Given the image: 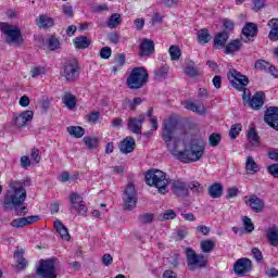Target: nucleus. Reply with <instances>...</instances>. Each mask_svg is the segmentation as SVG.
Instances as JSON below:
<instances>
[{"mask_svg":"<svg viewBox=\"0 0 278 278\" xmlns=\"http://www.w3.org/2000/svg\"><path fill=\"white\" fill-rule=\"evenodd\" d=\"M10 190L7 191L3 198L2 205L7 212L15 211V216H25L27 214V206L25 201L27 199V190L23 187V182L15 180L10 182Z\"/></svg>","mask_w":278,"mask_h":278,"instance_id":"nucleus-2","label":"nucleus"},{"mask_svg":"<svg viewBox=\"0 0 278 278\" xmlns=\"http://www.w3.org/2000/svg\"><path fill=\"white\" fill-rule=\"evenodd\" d=\"M56 265L58 258L55 257L40 260L35 275H37L39 278H58V274H55Z\"/></svg>","mask_w":278,"mask_h":278,"instance_id":"nucleus-5","label":"nucleus"},{"mask_svg":"<svg viewBox=\"0 0 278 278\" xmlns=\"http://www.w3.org/2000/svg\"><path fill=\"white\" fill-rule=\"evenodd\" d=\"M149 81V73L144 67H135L126 79L130 90H140Z\"/></svg>","mask_w":278,"mask_h":278,"instance_id":"nucleus-4","label":"nucleus"},{"mask_svg":"<svg viewBox=\"0 0 278 278\" xmlns=\"http://www.w3.org/2000/svg\"><path fill=\"white\" fill-rule=\"evenodd\" d=\"M0 31L5 36L8 45H23V34L21 27L8 23L0 24Z\"/></svg>","mask_w":278,"mask_h":278,"instance_id":"nucleus-6","label":"nucleus"},{"mask_svg":"<svg viewBox=\"0 0 278 278\" xmlns=\"http://www.w3.org/2000/svg\"><path fill=\"white\" fill-rule=\"evenodd\" d=\"M248 140L252 147H260V135H257L254 128L249 130Z\"/></svg>","mask_w":278,"mask_h":278,"instance_id":"nucleus-38","label":"nucleus"},{"mask_svg":"<svg viewBox=\"0 0 278 278\" xmlns=\"http://www.w3.org/2000/svg\"><path fill=\"white\" fill-rule=\"evenodd\" d=\"M164 220H174V218H177V213L173 210H167L163 213Z\"/></svg>","mask_w":278,"mask_h":278,"instance_id":"nucleus-53","label":"nucleus"},{"mask_svg":"<svg viewBox=\"0 0 278 278\" xmlns=\"http://www.w3.org/2000/svg\"><path fill=\"white\" fill-rule=\"evenodd\" d=\"M185 73H186V75H188V77H199V75H201L199 70H197V67H194V62H192V61H189L187 63Z\"/></svg>","mask_w":278,"mask_h":278,"instance_id":"nucleus-39","label":"nucleus"},{"mask_svg":"<svg viewBox=\"0 0 278 278\" xmlns=\"http://www.w3.org/2000/svg\"><path fill=\"white\" fill-rule=\"evenodd\" d=\"M30 160H33L35 164H40V160H42V156H40V150L34 148L30 152Z\"/></svg>","mask_w":278,"mask_h":278,"instance_id":"nucleus-48","label":"nucleus"},{"mask_svg":"<svg viewBox=\"0 0 278 278\" xmlns=\"http://www.w3.org/2000/svg\"><path fill=\"white\" fill-rule=\"evenodd\" d=\"M267 173H269L271 177H275L276 179H278V163L269 165L267 167Z\"/></svg>","mask_w":278,"mask_h":278,"instance_id":"nucleus-52","label":"nucleus"},{"mask_svg":"<svg viewBox=\"0 0 278 278\" xmlns=\"http://www.w3.org/2000/svg\"><path fill=\"white\" fill-rule=\"evenodd\" d=\"M268 66H270V63L264 60H257L254 64V67L256 68V71H264L265 73L266 71H268Z\"/></svg>","mask_w":278,"mask_h":278,"instance_id":"nucleus-46","label":"nucleus"},{"mask_svg":"<svg viewBox=\"0 0 278 278\" xmlns=\"http://www.w3.org/2000/svg\"><path fill=\"white\" fill-rule=\"evenodd\" d=\"M187 268L188 270H201L207 266V257L202 254H197L192 248L186 249Z\"/></svg>","mask_w":278,"mask_h":278,"instance_id":"nucleus-7","label":"nucleus"},{"mask_svg":"<svg viewBox=\"0 0 278 278\" xmlns=\"http://www.w3.org/2000/svg\"><path fill=\"white\" fill-rule=\"evenodd\" d=\"M240 49H242V41L235 39L226 46L225 53L229 55V53H236V51H240Z\"/></svg>","mask_w":278,"mask_h":278,"instance_id":"nucleus-30","label":"nucleus"},{"mask_svg":"<svg viewBox=\"0 0 278 278\" xmlns=\"http://www.w3.org/2000/svg\"><path fill=\"white\" fill-rule=\"evenodd\" d=\"M172 192L178 199H186V197H190V190H188V185L181 179H173L170 181Z\"/></svg>","mask_w":278,"mask_h":278,"instance_id":"nucleus-11","label":"nucleus"},{"mask_svg":"<svg viewBox=\"0 0 278 278\" xmlns=\"http://www.w3.org/2000/svg\"><path fill=\"white\" fill-rule=\"evenodd\" d=\"M238 194H240V190L237 187H230L227 189L226 199H235Z\"/></svg>","mask_w":278,"mask_h":278,"instance_id":"nucleus-50","label":"nucleus"},{"mask_svg":"<svg viewBox=\"0 0 278 278\" xmlns=\"http://www.w3.org/2000/svg\"><path fill=\"white\" fill-rule=\"evenodd\" d=\"M123 207L128 212H131L138 203V192L136 191V186L134 182H129L122 195Z\"/></svg>","mask_w":278,"mask_h":278,"instance_id":"nucleus-9","label":"nucleus"},{"mask_svg":"<svg viewBox=\"0 0 278 278\" xmlns=\"http://www.w3.org/2000/svg\"><path fill=\"white\" fill-rule=\"evenodd\" d=\"M266 5V0H254V10L260 12Z\"/></svg>","mask_w":278,"mask_h":278,"instance_id":"nucleus-60","label":"nucleus"},{"mask_svg":"<svg viewBox=\"0 0 278 278\" xmlns=\"http://www.w3.org/2000/svg\"><path fill=\"white\" fill-rule=\"evenodd\" d=\"M245 170L249 175H255V173H260V165H257L251 155L245 160Z\"/></svg>","mask_w":278,"mask_h":278,"instance_id":"nucleus-27","label":"nucleus"},{"mask_svg":"<svg viewBox=\"0 0 278 278\" xmlns=\"http://www.w3.org/2000/svg\"><path fill=\"white\" fill-rule=\"evenodd\" d=\"M268 38L271 42H277L278 40V28L274 30H269Z\"/></svg>","mask_w":278,"mask_h":278,"instance_id":"nucleus-61","label":"nucleus"},{"mask_svg":"<svg viewBox=\"0 0 278 278\" xmlns=\"http://www.w3.org/2000/svg\"><path fill=\"white\" fill-rule=\"evenodd\" d=\"M99 116H101L99 112H91L87 115V119L94 125L99 121Z\"/></svg>","mask_w":278,"mask_h":278,"instance_id":"nucleus-54","label":"nucleus"},{"mask_svg":"<svg viewBox=\"0 0 278 278\" xmlns=\"http://www.w3.org/2000/svg\"><path fill=\"white\" fill-rule=\"evenodd\" d=\"M139 49H140L139 55L141 56L151 55V53L155 51V43L151 39H142Z\"/></svg>","mask_w":278,"mask_h":278,"instance_id":"nucleus-20","label":"nucleus"},{"mask_svg":"<svg viewBox=\"0 0 278 278\" xmlns=\"http://www.w3.org/2000/svg\"><path fill=\"white\" fill-rule=\"evenodd\" d=\"M242 220H243L245 231H248V233H251L255 229L253 222L251 220V218L247 216H244Z\"/></svg>","mask_w":278,"mask_h":278,"instance_id":"nucleus-47","label":"nucleus"},{"mask_svg":"<svg viewBox=\"0 0 278 278\" xmlns=\"http://www.w3.org/2000/svg\"><path fill=\"white\" fill-rule=\"evenodd\" d=\"M62 11H63V14H65V16H70L72 18L73 16V7L70 5V4H65L62 7Z\"/></svg>","mask_w":278,"mask_h":278,"instance_id":"nucleus-59","label":"nucleus"},{"mask_svg":"<svg viewBox=\"0 0 278 278\" xmlns=\"http://www.w3.org/2000/svg\"><path fill=\"white\" fill-rule=\"evenodd\" d=\"M155 219L153 213H142L139 215L138 220L141 225H151V222Z\"/></svg>","mask_w":278,"mask_h":278,"instance_id":"nucleus-42","label":"nucleus"},{"mask_svg":"<svg viewBox=\"0 0 278 278\" xmlns=\"http://www.w3.org/2000/svg\"><path fill=\"white\" fill-rule=\"evenodd\" d=\"M53 18L47 14H42L36 20V25L39 29H49V27H53Z\"/></svg>","mask_w":278,"mask_h":278,"instance_id":"nucleus-23","label":"nucleus"},{"mask_svg":"<svg viewBox=\"0 0 278 278\" xmlns=\"http://www.w3.org/2000/svg\"><path fill=\"white\" fill-rule=\"evenodd\" d=\"M223 25L225 27V29H227L228 31H233V27H236V25L233 24V21L225 18L223 21Z\"/></svg>","mask_w":278,"mask_h":278,"instance_id":"nucleus-57","label":"nucleus"},{"mask_svg":"<svg viewBox=\"0 0 278 278\" xmlns=\"http://www.w3.org/2000/svg\"><path fill=\"white\" fill-rule=\"evenodd\" d=\"M227 40H229V33H218L213 40V46L215 49H224L225 45H227Z\"/></svg>","mask_w":278,"mask_h":278,"instance_id":"nucleus-24","label":"nucleus"},{"mask_svg":"<svg viewBox=\"0 0 278 278\" xmlns=\"http://www.w3.org/2000/svg\"><path fill=\"white\" fill-rule=\"evenodd\" d=\"M245 203L251 207L252 212H255V214L264 212V208L266 207L264 200L257 195H251L250 198L245 197Z\"/></svg>","mask_w":278,"mask_h":278,"instance_id":"nucleus-15","label":"nucleus"},{"mask_svg":"<svg viewBox=\"0 0 278 278\" xmlns=\"http://www.w3.org/2000/svg\"><path fill=\"white\" fill-rule=\"evenodd\" d=\"M257 31H260L257 24L252 22H248L242 28V34L245 38H255V36H257Z\"/></svg>","mask_w":278,"mask_h":278,"instance_id":"nucleus-25","label":"nucleus"},{"mask_svg":"<svg viewBox=\"0 0 278 278\" xmlns=\"http://www.w3.org/2000/svg\"><path fill=\"white\" fill-rule=\"evenodd\" d=\"M267 155L269 160H273L274 162H278V149L274 151H269Z\"/></svg>","mask_w":278,"mask_h":278,"instance_id":"nucleus-63","label":"nucleus"},{"mask_svg":"<svg viewBox=\"0 0 278 278\" xmlns=\"http://www.w3.org/2000/svg\"><path fill=\"white\" fill-rule=\"evenodd\" d=\"M70 203L72 204L71 210H76L78 214H86L88 212V207H86V202H84V198L78 193H71Z\"/></svg>","mask_w":278,"mask_h":278,"instance_id":"nucleus-13","label":"nucleus"},{"mask_svg":"<svg viewBox=\"0 0 278 278\" xmlns=\"http://www.w3.org/2000/svg\"><path fill=\"white\" fill-rule=\"evenodd\" d=\"M188 190H191V192H193V194H203V185H201L199 181L193 180L188 182L187 185Z\"/></svg>","mask_w":278,"mask_h":278,"instance_id":"nucleus-36","label":"nucleus"},{"mask_svg":"<svg viewBox=\"0 0 278 278\" xmlns=\"http://www.w3.org/2000/svg\"><path fill=\"white\" fill-rule=\"evenodd\" d=\"M223 185L215 182L208 187V194L212 199H220V197H223Z\"/></svg>","mask_w":278,"mask_h":278,"instance_id":"nucleus-28","label":"nucleus"},{"mask_svg":"<svg viewBox=\"0 0 278 278\" xmlns=\"http://www.w3.org/2000/svg\"><path fill=\"white\" fill-rule=\"evenodd\" d=\"M264 122L267 123L269 127H273V129H276V131H278V108L277 106H269L265 111Z\"/></svg>","mask_w":278,"mask_h":278,"instance_id":"nucleus-14","label":"nucleus"},{"mask_svg":"<svg viewBox=\"0 0 278 278\" xmlns=\"http://www.w3.org/2000/svg\"><path fill=\"white\" fill-rule=\"evenodd\" d=\"M21 166L22 168H29V166H31V160H29V156L25 155L21 157Z\"/></svg>","mask_w":278,"mask_h":278,"instance_id":"nucleus-58","label":"nucleus"},{"mask_svg":"<svg viewBox=\"0 0 278 278\" xmlns=\"http://www.w3.org/2000/svg\"><path fill=\"white\" fill-rule=\"evenodd\" d=\"M67 132L74 138H83V136L86 134V129L80 126H70L67 127Z\"/></svg>","mask_w":278,"mask_h":278,"instance_id":"nucleus-35","label":"nucleus"},{"mask_svg":"<svg viewBox=\"0 0 278 278\" xmlns=\"http://www.w3.org/2000/svg\"><path fill=\"white\" fill-rule=\"evenodd\" d=\"M121 23H123V17H121V14L118 13H113L108 22L106 25L110 29H116V27H118V25H121Z\"/></svg>","mask_w":278,"mask_h":278,"instance_id":"nucleus-31","label":"nucleus"},{"mask_svg":"<svg viewBox=\"0 0 278 278\" xmlns=\"http://www.w3.org/2000/svg\"><path fill=\"white\" fill-rule=\"evenodd\" d=\"M228 80L236 90H242L244 86H249V78L233 68L228 73Z\"/></svg>","mask_w":278,"mask_h":278,"instance_id":"nucleus-10","label":"nucleus"},{"mask_svg":"<svg viewBox=\"0 0 278 278\" xmlns=\"http://www.w3.org/2000/svg\"><path fill=\"white\" fill-rule=\"evenodd\" d=\"M63 103L68 110H74L75 105H77V99L71 93H65L63 97Z\"/></svg>","mask_w":278,"mask_h":278,"instance_id":"nucleus-37","label":"nucleus"},{"mask_svg":"<svg viewBox=\"0 0 278 278\" xmlns=\"http://www.w3.org/2000/svg\"><path fill=\"white\" fill-rule=\"evenodd\" d=\"M185 108L186 110H189L190 112H195V114H200V115H203L206 112V109L204 105H201V104L198 105L197 103L191 101H187L185 103Z\"/></svg>","mask_w":278,"mask_h":278,"instance_id":"nucleus-29","label":"nucleus"},{"mask_svg":"<svg viewBox=\"0 0 278 278\" xmlns=\"http://www.w3.org/2000/svg\"><path fill=\"white\" fill-rule=\"evenodd\" d=\"M163 278H177V274L173 270L167 269L163 273Z\"/></svg>","mask_w":278,"mask_h":278,"instance_id":"nucleus-64","label":"nucleus"},{"mask_svg":"<svg viewBox=\"0 0 278 278\" xmlns=\"http://www.w3.org/2000/svg\"><path fill=\"white\" fill-rule=\"evenodd\" d=\"M220 140H223V136L218 132H213L208 137V144L210 147H218V144H220Z\"/></svg>","mask_w":278,"mask_h":278,"instance_id":"nucleus-44","label":"nucleus"},{"mask_svg":"<svg viewBox=\"0 0 278 278\" xmlns=\"http://www.w3.org/2000/svg\"><path fill=\"white\" fill-rule=\"evenodd\" d=\"M83 140L86 149H88L89 151H92L93 149H97V147H99V138L97 137L86 136Z\"/></svg>","mask_w":278,"mask_h":278,"instance_id":"nucleus-33","label":"nucleus"},{"mask_svg":"<svg viewBox=\"0 0 278 278\" xmlns=\"http://www.w3.org/2000/svg\"><path fill=\"white\" fill-rule=\"evenodd\" d=\"M38 220H40V216L38 215L20 217L11 222V227H15V229H21V227H27V225H34V223H38Z\"/></svg>","mask_w":278,"mask_h":278,"instance_id":"nucleus-17","label":"nucleus"},{"mask_svg":"<svg viewBox=\"0 0 278 278\" xmlns=\"http://www.w3.org/2000/svg\"><path fill=\"white\" fill-rule=\"evenodd\" d=\"M216 247V243L212 240H204L200 243V249L202 253H212L214 251V248Z\"/></svg>","mask_w":278,"mask_h":278,"instance_id":"nucleus-40","label":"nucleus"},{"mask_svg":"<svg viewBox=\"0 0 278 278\" xmlns=\"http://www.w3.org/2000/svg\"><path fill=\"white\" fill-rule=\"evenodd\" d=\"M250 108L252 110H260L264 105V92L257 91L249 102Z\"/></svg>","mask_w":278,"mask_h":278,"instance_id":"nucleus-22","label":"nucleus"},{"mask_svg":"<svg viewBox=\"0 0 278 278\" xmlns=\"http://www.w3.org/2000/svg\"><path fill=\"white\" fill-rule=\"evenodd\" d=\"M252 255L256 262H262L264 260V255H262V251L257 248L252 249Z\"/></svg>","mask_w":278,"mask_h":278,"instance_id":"nucleus-55","label":"nucleus"},{"mask_svg":"<svg viewBox=\"0 0 278 278\" xmlns=\"http://www.w3.org/2000/svg\"><path fill=\"white\" fill-rule=\"evenodd\" d=\"M253 263L251 262V260L247 257L239 258L233 266V270L236 275H238L239 277H244L247 273H251Z\"/></svg>","mask_w":278,"mask_h":278,"instance_id":"nucleus-12","label":"nucleus"},{"mask_svg":"<svg viewBox=\"0 0 278 278\" xmlns=\"http://www.w3.org/2000/svg\"><path fill=\"white\" fill-rule=\"evenodd\" d=\"M48 47L50 51H55V49H60V40H58L55 37H51L48 40Z\"/></svg>","mask_w":278,"mask_h":278,"instance_id":"nucleus-49","label":"nucleus"},{"mask_svg":"<svg viewBox=\"0 0 278 278\" xmlns=\"http://www.w3.org/2000/svg\"><path fill=\"white\" fill-rule=\"evenodd\" d=\"M31 77H40V75H45V67H34L30 71Z\"/></svg>","mask_w":278,"mask_h":278,"instance_id":"nucleus-56","label":"nucleus"},{"mask_svg":"<svg viewBox=\"0 0 278 278\" xmlns=\"http://www.w3.org/2000/svg\"><path fill=\"white\" fill-rule=\"evenodd\" d=\"M54 228H55V231L62 238V240H66V242H68V240H71V235L68 233V228H66V226H64V224H62V222L60 219L54 222Z\"/></svg>","mask_w":278,"mask_h":278,"instance_id":"nucleus-26","label":"nucleus"},{"mask_svg":"<svg viewBox=\"0 0 278 278\" xmlns=\"http://www.w3.org/2000/svg\"><path fill=\"white\" fill-rule=\"evenodd\" d=\"M61 75L70 84L77 81V79H79V62L77 59H70L66 61L61 70Z\"/></svg>","mask_w":278,"mask_h":278,"instance_id":"nucleus-8","label":"nucleus"},{"mask_svg":"<svg viewBox=\"0 0 278 278\" xmlns=\"http://www.w3.org/2000/svg\"><path fill=\"white\" fill-rule=\"evenodd\" d=\"M144 114L139 115L138 118L129 117L128 119V129L132 131V134H142V123H144Z\"/></svg>","mask_w":278,"mask_h":278,"instance_id":"nucleus-18","label":"nucleus"},{"mask_svg":"<svg viewBox=\"0 0 278 278\" xmlns=\"http://www.w3.org/2000/svg\"><path fill=\"white\" fill-rule=\"evenodd\" d=\"M270 30L278 29V18H271L267 23Z\"/></svg>","mask_w":278,"mask_h":278,"instance_id":"nucleus-62","label":"nucleus"},{"mask_svg":"<svg viewBox=\"0 0 278 278\" xmlns=\"http://www.w3.org/2000/svg\"><path fill=\"white\" fill-rule=\"evenodd\" d=\"M111 55H112V48L104 47L100 50V58H102V60H110Z\"/></svg>","mask_w":278,"mask_h":278,"instance_id":"nucleus-51","label":"nucleus"},{"mask_svg":"<svg viewBox=\"0 0 278 278\" xmlns=\"http://www.w3.org/2000/svg\"><path fill=\"white\" fill-rule=\"evenodd\" d=\"M169 55H170V60L173 61L179 60V58H181V49H179V46H170Z\"/></svg>","mask_w":278,"mask_h":278,"instance_id":"nucleus-45","label":"nucleus"},{"mask_svg":"<svg viewBox=\"0 0 278 278\" xmlns=\"http://www.w3.org/2000/svg\"><path fill=\"white\" fill-rule=\"evenodd\" d=\"M135 149H136V141L131 136L126 137L119 143V151L124 155H127L128 153H134Z\"/></svg>","mask_w":278,"mask_h":278,"instance_id":"nucleus-19","label":"nucleus"},{"mask_svg":"<svg viewBox=\"0 0 278 278\" xmlns=\"http://www.w3.org/2000/svg\"><path fill=\"white\" fill-rule=\"evenodd\" d=\"M73 42H74L76 49H88V47H90V45H91L90 39H88V37H86V36L76 37L73 40Z\"/></svg>","mask_w":278,"mask_h":278,"instance_id":"nucleus-32","label":"nucleus"},{"mask_svg":"<svg viewBox=\"0 0 278 278\" xmlns=\"http://www.w3.org/2000/svg\"><path fill=\"white\" fill-rule=\"evenodd\" d=\"M168 65H163L154 71L155 79H166L168 77Z\"/></svg>","mask_w":278,"mask_h":278,"instance_id":"nucleus-41","label":"nucleus"},{"mask_svg":"<svg viewBox=\"0 0 278 278\" xmlns=\"http://www.w3.org/2000/svg\"><path fill=\"white\" fill-rule=\"evenodd\" d=\"M177 125L179 121L175 116H170L163 123L162 140H164L167 151L185 164H190L191 162H199L203 155H205V147L207 142L202 138L194 139L191 141L190 150L185 149L179 151V144H181V139L175 137V131H177Z\"/></svg>","mask_w":278,"mask_h":278,"instance_id":"nucleus-1","label":"nucleus"},{"mask_svg":"<svg viewBox=\"0 0 278 278\" xmlns=\"http://www.w3.org/2000/svg\"><path fill=\"white\" fill-rule=\"evenodd\" d=\"M266 238L271 247H278V226L273 225L266 230Z\"/></svg>","mask_w":278,"mask_h":278,"instance_id":"nucleus-21","label":"nucleus"},{"mask_svg":"<svg viewBox=\"0 0 278 278\" xmlns=\"http://www.w3.org/2000/svg\"><path fill=\"white\" fill-rule=\"evenodd\" d=\"M241 131H242V124H235L230 127L229 137L231 138V140H236V138L240 136Z\"/></svg>","mask_w":278,"mask_h":278,"instance_id":"nucleus-43","label":"nucleus"},{"mask_svg":"<svg viewBox=\"0 0 278 278\" xmlns=\"http://www.w3.org/2000/svg\"><path fill=\"white\" fill-rule=\"evenodd\" d=\"M34 119V112L31 111H23L18 115H14L13 117V125L15 127H25L31 123Z\"/></svg>","mask_w":278,"mask_h":278,"instance_id":"nucleus-16","label":"nucleus"},{"mask_svg":"<svg viewBox=\"0 0 278 278\" xmlns=\"http://www.w3.org/2000/svg\"><path fill=\"white\" fill-rule=\"evenodd\" d=\"M212 40V36L210 31L205 28L198 30V42L200 45H207Z\"/></svg>","mask_w":278,"mask_h":278,"instance_id":"nucleus-34","label":"nucleus"},{"mask_svg":"<svg viewBox=\"0 0 278 278\" xmlns=\"http://www.w3.org/2000/svg\"><path fill=\"white\" fill-rule=\"evenodd\" d=\"M170 181V177L160 169H150L146 174V184L152 188H156L160 194H168Z\"/></svg>","mask_w":278,"mask_h":278,"instance_id":"nucleus-3","label":"nucleus"}]
</instances>
